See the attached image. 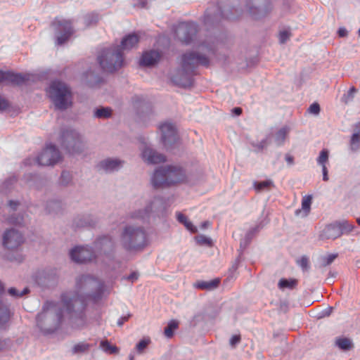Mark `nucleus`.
Here are the masks:
<instances>
[{"instance_id": "46", "label": "nucleus", "mask_w": 360, "mask_h": 360, "mask_svg": "<svg viewBox=\"0 0 360 360\" xmlns=\"http://www.w3.org/2000/svg\"><path fill=\"white\" fill-rule=\"evenodd\" d=\"M60 208V202L58 200H50L46 203V209L49 213L57 212Z\"/></svg>"}, {"instance_id": "33", "label": "nucleus", "mask_w": 360, "mask_h": 360, "mask_svg": "<svg viewBox=\"0 0 360 360\" xmlns=\"http://www.w3.org/2000/svg\"><path fill=\"white\" fill-rule=\"evenodd\" d=\"M10 319L8 306L0 300V327L3 326Z\"/></svg>"}, {"instance_id": "51", "label": "nucleus", "mask_w": 360, "mask_h": 360, "mask_svg": "<svg viewBox=\"0 0 360 360\" xmlns=\"http://www.w3.org/2000/svg\"><path fill=\"white\" fill-rule=\"evenodd\" d=\"M357 92V89L354 86H352L347 94H344L342 98V101L345 103H347L352 101L354 97V94Z\"/></svg>"}, {"instance_id": "56", "label": "nucleus", "mask_w": 360, "mask_h": 360, "mask_svg": "<svg viewBox=\"0 0 360 360\" xmlns=\"http://www.w3.org/2000/svg\"><path fill=\"white\" fill-rule=\"evenodd\" d=\"M290 32L288 30L281 31L279 33V41L281 44H285L290 38Z\"/></svg>"}, {"instance_id": "18", "label": "nucleus", "mask_w": 360, "mask_h": 360, "mask_svg": "<svg viewBox=\"0 0 360 360\" xmlns=\"http://www.w3.org/2000/svg\"><path fill=\"white\" fill-rule=\"evenodd\" d=\"M29 75L15 73L12 71H4L0 70V84L12 86H20L28 81Z\"/></svg>"}, {"instance_id": "41", "label": "nucleus", "mask_w": 360, "mask_h": 360, "mask_svg": "<svg viewBox=\"0 0 360 360\" xmlns=\"http://www.w3.org/2000/svg\"><path fill=\"white\" fill-rule=\"evenodd\" d=\"M312 202V196L305 195L303 197L302 200V210L304 212V217L307 216L309 214L310 209H311V205Z\"/></svg>"}, {"instance_id": "23", "label": "nucleus", "mask_w": 360, "mask_h": 360, "mask_svg": "<svg viewBox=\"0 0 360 360\" xmlns=\"http://www.w3.org/2000/svg\"><path fill=\"white\" fill-rule=\"evenodd\" d=\"M194 75L192 72L185 71L181 66V69L172 76V80L177 86L186 88L192 86Z\"/></svg>"}, {"instance_id": "53", "label": "nucleus", "mask_w": 360, "mask_h": 360, "mask_svg": "<svg viewBox=\"0 0 360 360\" xmlns=\"http://www.w3.org/2000/svg\"><path fill=\"white\" fill-rule=\"evenodd\" d=\"M72 181V175L68 171H63L61 173L60 183L63 186H68Z\"/></svg>"}, {"instance_id": "21", "label": "nucleus", "mask_w": 360, "mask_h": 360, "mask_svg": "<svg viewBox=\"0 0 360 360\" xmlns=\"http://www.w3.org/2000/svg\"><path fill=\"white\" fill-rule=\"evenodd\" d=\"M141 158L148 165H155L166 161V158L164 155L147 146H144L142 149Z\"/></svg>"}, {"instance_id": "17", "label": "nucleus", "mask_w": 360, "mask_h": 360, "mask_svg": "<svg viewBox=\"0 0 360 360\" xmlns=\"http://www.w3.org/2000/svg\"><path fill=\"white\" fill-rule=\"evenodd\" d=\"M72 261L78 264L86 263L96 258V255L91 248L87 246H76L70 251Z\"/></svg>"}, {"instance_id": "22", "label": "nucleus", "mask_w": 360, "mask_h": 360, "mask_svg": "<svg viewBox=\"0 0 360 360\" xmlns=\"http://www.w3.org/2000/svg\"><path fill=\"white\" fill-rule=\"evenodd\" d=\"M98 218L91 213L77 215L73 219V225L77 228H94L98 223Z\"/></svg>"}, {"instance_id": "11", "label": "nucleus", "mask_w": 360, "mask_h": 360, "mask_svg": "<svg viewBox=\"0 0 360 360\" xmlns=\"http://www.w3.org/2000/svg\"><path fill=\"white\" fill-rule=\"evenodd\" d=\"M51 25L54 30L58 45L65 43L74 32L72 22L70 20L56 18L52 22Z\"/></svg>"}, {"instance_id": "12", "label": "nucleus", "mask_w": 360, "mask_h": 360, "mask_svg": "<svg viewBox=\"0 0 360 360\" xmlns=\"http://www.w3.org/2000/svg\"><path fill=\"white\" fill-rule=\"evenodd\" d=\"M95 250L101 255H104L109 260H112L115 255V240L110 235H103L98 237L94 243Z\"/></svg>"}, {"instance_id": "43", "label": "nucleus", "mask_w": 360, "mask_h": 360, "mask_svg": "<svg viewBox=\"0 0 360 360\" xmlns=\"http://www.w3.org/2000/svg\"><path fill=\"white\" fill-rule=\"evenodd\" d=\"M8 221L11 224L22 226L24 223V217L21 214H13L8 217Z\"/></svg>"}, {"instance_id": "13", "label": "nucleus", "mask_w": 360, "mask_h": 360, "mask_svg": "<svg viewBox=\"0 0 360 360\" xmlns=\"http://www.w3.org/2000/svg\"><path fill=\"white\" fill-rule=\"evenodd\" d=\"M245 6L255 19L266 15L272 9L269 0H246Z\"/></svg>"}, {"instance_id": "2", "label": "nucleus", "mask_w": 360, "mask_h": 360, "mask_svg": "<svg viewBox=\"0 0 360 360\" xmlns=\"http://www.w3.org/2000/svg\"><path fill=\"white\" fill-rule=\"evenodd\" d=\"M65 311L62 302L60 305L53 302H46L41 311L37 316V325L44 335L53 333L60 326Z\"/></svg>"}, {"instance_id": "59", "label": "nucleus", "mask_w": 360, "mask_h": 360, "mask_svg": "<svg viewBox=\"0 0 360 360\" xmlns=\"http://www.w3.org/2000/svg\"><path fill=\"white\" fill-rule=\"evenodd\" d=\"M9 107L8 101L4 98L0 96V110H4Z\"/></svg>"}, {"instance_id": "25", "label": "nucleus", "mask_w": 360, "mask_h": 360, "mask_svg": "<svg viewBox=\"0 0 360 360\" xmlns=\"http://www.w3.org/2000/svg\"><path fill=\"white\" fill-rule=\"evenodd\" d=\"M340 236H341V230L338 221L327 225L319 235L321 240H334Z\"/></svg>"}, {"instance_id": "61", "label": "nucleus", "mask_w": 360, "mask_h": 360, "mask_svg": "<svg viewBox=\"0 0 360 360\" xmlns=\"http://www.w3.org/2000/svg\"><path fill=\"white\" fill-rule=\"evenodd\" d=\"M184 225L191 233H196L198 231L197 228L195 226H193V224L188 220Z\"/></svg>"}, {"instance_id": "5", "label": "nucleus", "mask_w": 360, "mask_h": 360, "mask_svg": "<svg viewBox=\"0 0 360 360\" xmlns=\"http://www.w3.org/2000/svg\"><path fill=\"white\" fill-rule=\"evenodd\" d=\"M167 202L160 196H154L144 201V206L131 213V217L143 222L148 221L150 217H164L167 210Z\"/></svg>"}, {"instance_id": "8", "label": "nucleus", "mask_w": 360, "mask_h": 360, "mask_svg": "<svg viewBox=\"0 0 360 360\" xmlns=\"http://www.w3.org/2000/svg\"><path fill=\"white\" fill-rule=\"evenodd\" d=\"M238 11L236 8L229 5L218 4L209 7L204 15V23L213 26L218 24L221 19L234 20L238 17Z\"/></svg>"}, {"instance_id": "32", "label": "nucleus", "mask_w": 360, "mask_h": 360, "mask_svg": "<svg viewBox=\"0 0 360 360\" xmlns=\"http://www.w3.org/2000/svg\"><path fill=\"white\" fill-rule=\"evenodd\" d=\"M290 131V128L287 126L281 128L275 134V143L278 146H282Z\"/></svg>"}, {"instance_id": "7", "label": "nucleus", "mask_w": 360, "mask_h": 360, "mask_svg": "<svg viewBox=\"0 0 360 360\" xmlns=\"http://www.w3.org/2000/svg\"><path fill=\"white\" fill-rule=\"evenodd\" d=\"M49 95L58 110H65L72 105L71 92L65 83L52 82L49 88Z\"/></svg>"}, {"instance_id": "31", "label": "nucleus", "mask_w": 360, "mask_h": 360, "mask_svg": "<svg viewBox=\"0 0 360 360\" xmlns=\"http://www.w3.org/2000/svg\"><path fill=\"white\" fill-rule=\"evenodd\" d=\"M91 346L85 342H79L72 347L71 353L73 355L86 354L89 351Z\"/></svg>"}, {"instance_id": "50", "label": "nucleus", "mask_w": 360, "mask_h": 360, "mask_svg": "<svg viewBox=\"0 0 360 360\" xmlns=\"http://www.w3.org/2000/svg\"><path fill=\"white\" fill-rule=\"evenodd\" d=\"M328 151L326 149H323L317 158V163L321 167L326 165V163L328 161Z\"/></svg>"}, {"instance_id": "44", "label": "nucleus", "mask_w": 360, "mask_h": 360, "mask_svg": "<svg viewBox=\"0 0 360 360\" xmlns=\"http://www.w3.org/2000/svg\"><path fill=\"white\" fill-rule=\"evenodd\" d=\"M98 19V15L94 13L86 14L84 17V24L86 27L96 24Z\"/></svg>"}, {"instance_id": "38", "label": "nucleus", "mask_w": 360, "mask_h": 360, "mask_svg": "<svg viewBox=\"0 0 360 360\" xmlns=\"http://www.w3.org/2000/svg\"><path fill=\"white\" fill-rule=\"evenodd\" d=\"M179 326V322L176 320L170 321L165 328L164 334L167 338H171L174 335V330Z\"/></svg>"}, {"instance_id": "45", "label": "nucleus", "mask_w": 360, "mask_h": 360, "mask_svg": "<svg viewBox=\"0 0 360 360\" xmlns=\"http://www.w3.org/2000/svg\"><path fill=\"white\" fill-rule=\"evenodd\" d=\"M340 229L341 230V236L344 233H350L354 228L353 224H351L347 221H338Z\"/></svg>"}, {"instance_id": "4", "label": "nucleus", "mask_w": 360, "mask_h": 360, "mask_svg": "<svg viewBox=\"0 0 360 360\" xmlns=\"http://www.w3.org/2000/svg\"><path fill=\"white\" fill-rule=\"evenodd\" d=\"M120 242L126 250H141L146 245V231L141 226L127 224L122 229Z\"/></svg>"}, {"instance_id": "19", "label": "nucleus", "mask_w": 360, "mask_h": 360, "mask_svg": "<svg viewBox=\"0 0 360 360\" xmlns=\"http://www.w3.org/2000/svg\"><path fill=\"white\" fill-rule=\"evenodd\" d=\"M160 129L162 133V141L167 149L171 148L176 143L178 139L175 127L169 122L160 125Z\"/></svg>"}, {"instance_id": "48", "label": "nucleus", "mask_w": 360, "mask_h": 360, "mask_svg": "<svg viewBox=\"0 0 360 360\" xmlns=\"http://www.w3.org/2000/svg\"><path fill=\"white\" fill-rule=\"evenodd\" d=\"M360 143V134L359 133H355L352 136L350 141V149L356 152L359 148Z\"/></svg>"}, {"instance_id": "54", "label": "nucleus", "mask_w": 360, "mask_h": 360, "mask_svg": "<svg viewBox=\"0 0 360 360\" xmlns=\"http://www.w3.org/2000/svg\"><path fill=\"white\" fill-rule=\"evenodd\" d=\"M150 340L149 339H143L141 340V341H139L136 346V349L137 350V352L141 354L143 352V351L147 347V346L149 345L150 343Z\"/></svg>"}, {"instance_id": "37", "label": "nucleus", "mask_w": 360, "mask_h": 360, "mask_svg": "<svg viewBox=\"0 0 360 360\" xmlns=\"http://www.w3.org/2000/svg\"><path fill=\"white\" fill-rule=\"evenodd\" d=\"M253 185L257 192H261L264 190H269L270 187L274 186V183L271 180L268 179L263 181H255Z\"/></svg>"}, {"instance_id": "39", "label": "nucleus", "mask_w": 360, "mask_h": 360, "mask_svg": "<svg viewBox=\"0 0 360 360\" xmlns=\"http://www.w3.org/2000/svg\"><path fill=\"white\" fill-rule=\"evenodd\" d=\"M297 284V281L295 278L291 279H286V278H281L278 282V287L281 289L283 288H289V289H293Z\"/></svg>"}, {"instance_id": "6", "label": "nucleus", "mask_w": 360, "mask_h": 360, "mask_svg": "<svg viewBox=\"0 0 360 360\" xmlns=\"http://www.w3.org/2000/svg\"><path fill=\"white\" fill-rule=\"evenodd\" d=\"M98 62L104 71L110 73L120 69L124 63L123 53L118 46L104 49L98 56Z\"/></svg>"}, {"instance_id": "20", "label": "nucleus", "mask_w": 360, "mask_h": 360, "mask_svg": "<svg viewBox=\"0 0 360 360\" xmlns=\"http://www.w3.org/2000/svg\"><path fill=\"white\" fill-rule=\"evenodd\" d=\"M22 242V234L14 229L7 230L4 233L3 245L7 250L18 249Z\"/></svg>"}, {"instance_id": "62", "label": "nucleus", "mask_w": 360, "mask_h": 360, "mask_svg": "<svg viewBox=\"0 0 360 360\" xmlns=\"http://www.w3.org/2000/svg\"><path fill=\"white\" fill-rule=\"evenodd\" d=\"M202 46H205L208 51L214 53L216 49V46L214 44H210L207 41H205L202 43Z\"/></svg>"}, {"instance_id": "27", "label": "nucleus", "mask_w": 360, "mask_h": 360, "mask_svg": "<svg viewBox=\"0 0 360 360\" xmlns=\"http://www.w3.org/2000/svg\"><path fill=\"white\" fill-rule=\"evenodd\" d=\"M139 41V37L136 34H129L122 39L121 41L120 46H118L120 47L121 51L122 50H129L135 47L138 44Z\"/></svg>"}, {"instance_id": "47", "label": "nucleus", "mask_w": 360, "mask_h": 360, "mask_svg": "<svg viewBox=\"0 0 360 360\" xmlns=\"http://www.w3.org/2000/svg\"><path fill=\"white\" fill-rule=\"evenodd\" d=\"M297 265L303 271H308L309 269V260L307 255L302 256L296 261Z\"/></svg>"}, {"instance_id": "3", "label": "nucleus", "mask_w": 360, "mask_h": 360, "mask_svg": "<svg viewBox=\"0 0 360 360\" xmlns=\"http://www.w3.org/2000/svg\"><path fill=\"white\" fill-rule=\"evenodd\" d=\"M187 179L185 170L174 165L157 167L150 177V183L155 189L182 183Z\"/></svg>"}, {"instance_id": "34", "label": "nucleus", "mask_w": 360, "mask_h": 360, "mask_svg": "<svg viewBox=\"0 0 360 360\" xmlns=\"http://www.w3.org/2000/svg\"><path fill=\"white\" fill-rule=\"evenodd\" d=\"M335 345L343 351H349L353 347L352 341L347 338H340L336 339Z\"/></svg>"}, {"instance_id": "16", "label": "nucleus", "mask_w": 360, "mask_h": 360, "mask_svg": "<svg viewBox=\"0 0 360 360\" xmlns=\"http://www.w3.org/2000/svg\"><path fill=\"white\" fill-rule=\"evenodd\" d=\"M58 275L56 269H47L39 271L35 275V281L42 288H49L58 282Z\"/></svg>"}, {"instance_id": "35", "label": "nucleus", "mask_w": 360, "mask_h": 360, "mask_svg": "<svg viewBox=\"0 0 360 360\" xmlns=\"http://www.w3.org/2000/svg\"><path fill=\"white\" fill-rule=\"evenodd\" d=\"M338 255L337 253L330 254L326 256H321L319 258V268L321 269L326 266L331 264L334 260L338 257Z\"/></svg>"}, {"instance_id": "9", "label": "nucleus", "mask_w": 360, "mask_h": 360, "mask_svg": "<svg viewBox=\"0 0 360 360\" xmlns=\"http://www.w3.org/2000/svg\"><path fill=\"white\" fill-rule=\"evenodd\" d=\"M62 149L70 155H79L85 150V143L78 131L65 129L60 134Z\"/></svg>"}, {"instance_id": "58", "label": "nucleus", "mask_w": 360, "mask_h": 360, "mask_svg": "<svg viewBox=\"0 0 360 360\" xmlns=\"http://www.w3.org/2000/svg\"><path fill=\"white\" fill-rule=\"evenodd\" d=\"M240 342V335H233L229 340V344L231 347H234Z\"/></svg>"}, {"instance_id": "29", "label": "nucleus", "mask_w": 360, "mask_h": 360, "mask_svg": "<svg viewBox=\"0 0 360 360\" xmlns=\"http://www.w3.org/2000/svg\"><path fill=\"white\" fill-rule=\"evenodd\" d=\"M4 257L6 259L17 263H21L24 260V257L18 249L8 250L4 254Z\"/></svg>"}, {"instance_id": "24", "label": "nucleus", "mask_w": 360, "mask_h": 360, "mask_svg": "<svg viewBox=\"0 0 360 360\" xmlns=\"http://www.w3.org/2000/svg\"><path fill=\"white\" fill-rule=\"evenodd\" d=\"M124 161L119 158H108L98 163V167L105 173H113L120 170L124 165Z\"/></svg>"}, {"instance_id": "1", "label": "nucleus", "mask_w": 360, "mask_h": 360, "mask_svg": "<svg viewBox=\"0 0 360 360\" xmlns=\"http://www.w3.org/2000/svg\"><path fill=\"white\" fill-rule=\"evenodd\" d=\"M104 283L88 274L79 276L75 280V289L61 295L69 323L74 328L80 329L86 325L85 309L89 300L97 302L102 299Z\"/></svg>"}, {"instance_id": "30", "label": "nucleus", "mask_w": 360, "mask_h": 360, "mask_svg": "<svg viewBox=\"0 0 360 360\" xmlns=\"http://www.w3.org/2000/svg\"><path fill=\"white\" fill-rule=\"evenodd\" d=\"M112 112L109 107L100 106L94 109L93 116L98 119H108L112 116Z\"/></svg>"}, {"instance_id": "26", "label": "nucleus", "mask_w": 360, "mask_h": 360, "mask_svg": "<svg viewBox=\"0 0 360 360\" xmlns=\"http://www.w3.org/2000/svg\"><path fill=\"white\" fill-rule=\"evenodd\" d=\"M160 58L158 51L151 50L143 53L140 64L143 66L150 67L155 65Z\"/></svg>"}, {"instance_id": "64", "label": "nucleus", "mask_w": 360, "mask_h": 360, "mask_svg": "<svg viewBox=\"0 0 360 360\" xmlns=\"http://www.w3.org/2000/svg\"><path fill=\"white\" fill-rule=\"evenodd\" d=\"M133 101H134V107H136V108H139V104H141V103H143L145 101H144V99H143V97H141V96H135V97H134V98H133Z\"/></svg>"}, {"instance_id": "42", "label": "nucleus", "mask_w": 360, "mask_h": 360, "mask_svg": "<svg viewBox=\"0 0 360 360\" xmlns=\"http://www.w3.org/2000/svg\"><path fill=\"white\" fill-rule=\"evenodd\" d=\"M30 292V289L28 288H25L22 290L20 291L15 288H10L8 290V293L9 295L14 298H20L22 297L23 295L29 293Z\"/></svg>"}, {"instance_id": "63", "label": "nucleus", "mask_w": 360, "mask_h": 360, "mask_svg": "<svg viewBox=\"0 0 360 360\" xmlns=\"http://www.w3.org/2000/svg\"><path fill=\"white\" fill-rule=\"evenodd\" d=\"M264 225L262 224V222H260L259 224L256 225L255 227L250 229L249 231L250 232H252L253 233V235H255L264 227Z\"/></svg>"}, {"instance_id": "10", "label": "nucleus", "mask_w": 360, "mask_h": 360, "mask_svg": "<svg viewBox=\"0 0 360 360\" xmlns=\"http://www.w3.org/2000/svg\"><path fill=\"white\" fill-rule=\"evenodd\" d=\"M209 65V58L198 51H188L181 56V65L185 71L192 72L195 74L199 65L208 67Z\"/></svg>"}, {"instance_id": "14", "label": "nucleus", "mask_w": 360, "mask_h": 360, "mask_svg": "<svg viewBox=\"0 0 360 360\" xmlns=\"http://www.w3.org/2000/svg\"><path fill=\"white\" fill-rule=\"evenodd\" d=\"M62 158L58 148L53 144H49L41 152L37 158V162L39 165L50 166L58 163Z\"/></svg>"}, {"instance_id": "15", "label": "nucleus", "mask_w": 360, "mask_h": 360, "mask_svg": "<svg viewBox=\"0 0 360 360\" xmlns=\"http://www.w3.org/2000/svg\"><path fill=\"white\" fill-rule=\"evenodd\" d=\"M198 32V26L193 22L180 23L176 30V34L178 39L185 44H191Z\"/></svg>"}, {"instance_id": "49", "label": "nucleus", "mask_w": 360, "mask_h": 360, "mask_svg": "<svg viewBox=\"0 0 360 360\" xmlns=\"http://www.w3.org/2000/svg\"><path fill=\"white\" fill-rule=\"evenodd\" d=\"M269 144V137H266V139H263L259 143H257L255 142H251V146L253 148H255L256 152L262 151L263 149L266 148Z\"/></svg>"}, {"instance_id": "28", "label": "nucleus", "mask_w": 360, "mask_h": 360, "mask_svg": "<svg viewBox=\"0 0 360 360\" xmlns=\"http://www.w3.org/2000/svg\"><path fill=\"white\" fill-rule=\"evenodd\" d=\"M220 283L219 278H215L211 281H198L193 283V287L200 290H212L217 288Z\"/></svg>"}, {"instance_id": "52", "label": "nucleus", "mask_w": 360, "mask_h": 360, "mask_svg": "<svg viewBox=\"0 0 360 360\" xmlns=\"http://www.w3.org/2000/svg\"><path fill=\"white\" fill-rule=\"evenodd\" d=\"M197 243L200 245H212V240L210 238L206 237L204 235H198L195 238Z\"/></svg>"}, {"instance_id": "36", "label": "nucleus", "mask_w": 360, "mask_h": 360, "mask_svg": "<svg viewBox=\"0 0 360 360\" xmlns=\"http://www.w3.org/2000/svg\"><path fill=\"white\" fill-rule=\"evenodd\" d=\"M100 347L108 354H117L119 352V348L115 345H111L108 340H101L100 342Z\"/></svg>"}, {"instance_id": "60", "label": "nucleus", "mask_w": 360, "mask_h": 360, "mask_svg": "<svg viewBox=\"0 0 360 360\" xmlns=\"http://www.w3.org/2000/svg\"><path fill=\"white\" fill-rule=\"evenodd\" d=\"M8 205L13 211H15L20 205V202L18 200H11L8 202Z\"/></svg>"}, {"instance_id": "57", "label": "nucleus", "mask_w": 360, "mask_h": 360, "mask_svg": "<svg viewBox=\"0 0 360 360\" xmlns=\"http://www.w3.org/2000/svg\"><path fill=\"white\" fill-rule=\"evenodd\" d=\"M320 105L319 103H312L309 109H308V111L310 112V113H312V114H314V115H319V112H320Z\"/></svg>"}, {"instance_id": "40", "label": "nucleus", "mask_w": 360, "mask_h": 360, "mask_svg": "<svg viewBox=\"0 0 360 360\" xmlns=\"http://www.w3.org/2000/svg\"><path fill=\"white\" fill-rule=\"evenodd\" d=\"M17 182V177L15 176H12L8 178L3 184L1 188V191L7 193L11 189L12 186Z\"/></svg>"}, {"instance_id": "55", "label": "nucleus", "mask_w": 360, "mask_h": 360, "mask_svg": "<svg viewBox=\"0 0 360 360\" xmlns=\"http://www.w3.org/2000/svg\"><path fill=\"white\" fill-rule=\"evenodd\" d=\"M253 233L248 231V232L246 233L245 237L243 240L240 241V248L245 249L247 245L250 243L251 240L252 239Z\"/></svg>"}]
</instances>
